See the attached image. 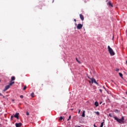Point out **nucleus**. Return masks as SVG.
Instances as JSON below:
<instances>
[{"label": "nucleus", "instance_id": "nucleus-1", "mask_svg": "<svg viewBox=\"0 0 127 127\" xmlns=\"http://www.w3.org/2000/svg\"><path fill=\"white\" fill-rule=\"evenodd\" d=\"M115 121H117L119 124H125V118L123 116L121 119L118 118V117H114Z\"/></svg>", "mask_w": 127, "mask_h": 127}, {"label": "nucleus", "instance_id": "nucleus-2", "mask_svg": "<svg viewBox=\"0 0 127 127\" xmlns=\"http://www.w3.org/2000/svg\"><path fill=\"white\" fill-rule=\"evenodd\" d=\"M108 51L111 56H114L115 55V52H114V50H113V49L111 48L110 46H108Z\"/></svg>", "mask_w": 127, "mask_h": 127}, {"label": "nucleus", "instance_id": "nucleus-3", "mask_svg": "<svg viewBox=\"0 0 127 127\" xmlns=\"http://www.w3.org/2000/svg\"><path fill=\"white\" fill-rule=\"evenodd\" d=\"M88 78H89V79H90L92 84H94H94H96V85H98V82H97L95 78H90L89 77H88Z\"/></svg>", "mask_w": 127, "mask_h": 127}, {"label": "nucleus", "instance_id": "nucleus-4", "mask_svg": "<svg viewBox=\"0 0 127 127\" xmlns=\"http://www.w3.org/2000/svg\"><path fill=\"white\" fill-rule=\"evenodd\" d=\"M83 27V24H78L76 27L77 29H81Z\"/></svg>", "mask_w": 127, "mask_h": 127}, {"label": "nucleus", "instance_id": "nucleus-5", "mask_svg": "<svg viewBox=\"0 0 127 127\" xmlns=\"http://www.w3.org/2000/svg\"><path fill=\"white\" fill-rule=\"evenodd\" d=\"M9 88H10V86L9 85H8L5 86V88L3 90V92H5V91H7V90H8Z\"/></svg>", "mask_w": 127, "mask_h": 127}, {"label": "nucleus", "instance_id": "nucleus-6", "mask_svg": "<svg viewBox=\"0 0 127 127\" xmlns=\"http://www.w3.org/2000/svg\"><path fill=\"white\" fill-rule=\"evenodd\" d=\"M19 113H16L15 114V115L14 116V118H16V119L17 120H19Z\"/></svg>", "mask_w": 127, "mask_h": 127}, {"label": "nucleus", "instance_id": "nucleus-7", "mask_svg": "<svg viewBox=\"0 0 127 127\" xmlns=\"http://www.w3.org/2000/svg\"><path fill=\"white\" fill-rule=\"evenodd\" d=\"M15 125L16 127H20L22 126V124H21V123H15Z\"/></svg>", "mask_w": 127, "mask_h": 127}, {"label": "nucleus", "instance_id": "nucleus-8", "mask_svg": "<svg viewBox=\"0 0 127 127\" xmlns=\"http://www.w3.org/2000/svg\"><path fill=\"white\" fill-rule=\"evenodd\" d=\"M107 4H109V6H111V7H113L114 6L113 5V4L112 3V2L109 1L108 3H107Z\"/></svg>", "mask_w": 127, "mask_h": 127}, {"label": "nucleus", "instance_id": "nucleus-9", "mask_svg": "<svg viewBox=\"0 0 127 127\" xmlns=\"http://www.w3.org/2000/svg\"><path fill=\"white\" fill-rule=\"evenodd\" d=\"M79 16H80V19H81V20L83 21V20H84V16L83 15V14H80L79 15Z\"/></svg>", "mask_w": 127, "mask_h": 127}, {"label": "nucleus", "instance_id": "nucleus-10", "mask_svg": "<svg viewBox=\"0 0 127 127\" xmlns=\"http://www.w3.org/2000/svg\"><path fill=\"white\" fill-rule=\"evenodd\" d=\"M13 84H14V81H10V83L9 84V86L10 87V86H12V85H13Z\"/></svg>", "mask_w": 127, "mask_h": 127}, {"label": "nucleus", "instance_id": "nucleus-11", "mask_svg": "<svg viewBox=\"0 0 127 127\" xmlns=\"http://www.w3.org/2000/svg\"><path fill=\"white\" fill-rule=\"evenodd\" d=\"M94 105L96 107H98L99 106V103H98V102L96 101L94 103Z\"/></svg>", "mask_w": 127, "mask_h": 127}, {"label": "nucleus", "instance_id": "nucleus-12", "mask_svg": "<svg viewBox=\"0 0 127 127\" xmlns=\"http://www.w3.org/2000/svg\"><path fill=\"white\" fill-rule=\"evenodd\" d=\"M82 118H85V110H84L83 111V113H82Z\"/></svg>", "mask_w": 127, "mask_h": 127}, {"label": "nucleus", "instance_id": "nucleus-13", "mask_svg": "<svg viewBox=\"0 0 127 127\" xmlns=\"http://www.w3.org/2000/svg\"><path fill=\"white\" fill-rule=\"evenodd\" d=\"M119 76H120V77H121V78H122V79H124V77H123V73H121V72H119Z\"/></svg>", "mask_w": 127, "mask_h": 127}, {"label": "nucleus", "instance_id": "nucleus-14", "mask_svg": "<svg viewBox=\"0 0 127 127\" xmlns=\"http://www.w3.org/2000/svg\"><path fill=\"white\" fill-rule=\"evenodd\" d=\"M95 114H96L97 116H100V112L99 111L95 112Z\"/></svg>", "mask_w": 127, "mask_h": 127}, {"label": "nucleus", "instance_id": "nucleus-15", "mask_svg": "<svg viewBox=\"0 0 127 127\" xmlns=\"http://www.w3.org/2000/svg\"><path fill=\"white\" fill-rule=\"evenodd\" d=\"M14 80H15V77L12 76L11 77V81H14Z\"/></svg>", "mask_w": 127, "mask_h": 127}, {"label": "nucleus", "instance_id": "nucleus-16", "mask_svg": "<svg viewBox=\"0 0 127 127\" xmlns=\"http://www.w3.org/2000/svg\"><path fill=\"white\" fill-rule=\"evenodd\" d=\"M31 97H32V98H33L34 97V93L32 92L31 94Z\"/></svg>", "mask_w": 127, "mask_h": 127}, {"label": "nucleus", "instance_id": "nucleus-17", "mask_svg": "<svg viewBox=\"0 0 127 127\" xmlns=\"http://www.w3.org/2000/svg\"><path fill=\"white\" fill-rule=\"evenodd\" d=\"M76 61H77V62H78V63H79V64H81V62L80 61H79L78 60V58H76Z\"/></svg>", "mask_w": 127, "mask_h": 127}, {"label": "nucleus", "instance_id": "nucleus-18", "mask_svg": "<svg viewBox=\"0 0 127 127\" xmlns=\"http://www.w3.org/2000/svg\"><path fill=\"white\" fill-rule=\"evenodd\" d=\"M26 88H27V87L26 86V85H24L23 90L24 91L25 90H26Z\"/></svg>", "mask_w": 127, "mask_h": 127}, {"label": "nucleus", "instance_id": "nucleus-19", "mask_svg": "<svg viewBox=\"0 0 127 127\" xmlns=\"http://www.w3.org/2000/svg\"><path fill=\"white\" fill-rule=\"evenodd\" d=\"M62 120H63V117H62V116H61L59 118V121H62Z\"/></svg>", "mask_w": 127, "mask_h": 127}, {"label": "nucleus", "instance_id": "nucleus-20", "mask_svg": "<svg viewBox=\"0 0 127 127\" xmlns=\"http://www.w3.org/2000/svg\"><path fill=\"white\" fill-rule=\"evenodd\" d=\"M104 127V122L101 123L100 125V127Z\"/></svg>", "mask_w": 127, "mask_h": 127}, {"label": "nucleus", "instance_id": "nucleus-21", "mask_svg": "<svg viewBox=\"0 0 127 127\" xmlns=\"http://www.w3.org/2000/svg\"><path fill=\"white\" fill-rule=\"evenodd\" d=\"M70 119H71V116H69L68 117V119H67V121H70Z\"/></svg>", "mask_w": 127, "mask_h": 127}, {"label": "nucleus", "instance_id": "nucleus-22", "mask_svg": "<svg viewBox=\"0 0 127 127\" xmlns=\"http://www.w3.org/2000/svg\"><path fill=\"white\" fill-rule=\"evenodd\" d=\"M115 113H119V110L118 109L115 110Z\"/></svg>", "mask_w": 127, "mask_h": 127}, {"label": "nucleus", "instance_id": "nucleus-23", "mask_svg": "<svg viewBox=\"0 0 127 127\" xmlns=\"http://www.w3.org/2000/svg\"><path fill=\"white\" fill-rule=\"evenodd\" d=\"M109 117H111V118H112V117H113V116L112 115V114H111V113H110V114H109Z\"/></svg>", "mask_w": 127, "mask_h": 127}, {"label": "nucleus", "instance_id": "nucleus-24", "mask_svg": "<svg viewBox=\"0 0 127 127\" xmlns=\"http://www.w3.org/2000/svg\"><path fill=\"white\" fill-rule=\"evenodd\" d=\"M116 71L117 72H119V71H120V69H119V68H116Z\"/></svg>", "mask_w": 127, "mask_h": 127}, {"label": "nucleus", "instance_id": "nucleus-25", "mask_svg": "<svg viewBox=\"0 0 127 127\" xmlns=\"http://www.w3.org/2000/svg\"><path fill=\"white\" fill-rule=\"evenodd\" d=\"M20 98H21V99H23V95H20Z\"/></svg>", "mask_w": 127, "mask_h": 127}, {"label": "nucleus", "instance_id": "nucleus-26", "mask_svg": "<svg viewBox=\"0 0 127 127\" xmlns=\"http://www.w3.org/2000/svg\"><path fill=\"white\" fill-rule=\"evenodd\" d=\"M13 118H14V116H13V115L11 116V120H12Z\"/></svg>", "mask_w": 127, "mask_h": 127}, {"label": "nucleus", "instance_id": "nucleus-27", "mask_svg": "<svg viewBox=\"0 0 127 127\" xmlns=\"http://www.w3.org/2000/svg\"><path fill=\"white\" fill-rule=\"evenodd\" d=\"M100 93H103V90L102 89H99Z\"/></svg>", "mask_w": 127, "mask_h": 127}, {"label": "nucleus", "instance_id": "nucleus-28", "mask_svg": "<svg viewBox=\"0 0 127 127\" xmlns=\"http://www.w3.org/2000/svg\"><path fill=\"white\" fill-rule=\"evenodd\" d=\"M26 115H27V116H29V113L26 112Z\"/></svg>", "mask_w": 127, "mask_h": 127}, {"label": "nucleus", "instance_id": "nucleus-29", "mask_svg": "<svg viewBox=\"0 0 127 127\" xmlns=\"http://www.w3.org/2000/svg\"><path fill=\"white\" fill-rule=\"evenodd\" d=\"M81 112V109H80L79 111H78V114H80V113Z\"/></svg>", "mask_w": 127, "mask_h": 127}, {"label": "nucleus", "instance_id": "nucleus-30", "mask_svg": "<svg viewBox=\"0 0 127 127\" xmlns=\"http://www.w3.org/2000/svg\"><path fill=\"white\" fill-rule=\"evenodd\" d=\"M94 127H98L96 126V125H95V124L94 125Z\"/></svg>", "mask_w": 127, "mask_h": 127}, {"label": "nucleus", "instance_id": "nucleus-31", "mask_svg": "<svg viewBox=\"0 0 127 127\" xmlns=\"http://www.w3.org/2000/svg\"><path fill=\"white\" fill-rule=\"evenodd\" d=\"M74 21H75L76 22V19H74Z\"/></svg>", "mask_w": 127, "mask_h": 127}, {"label": "nucleus", "instance_id": "nucleus-32", "mask_svg": "<svg viewBox=\"0 0 127 127\" xmlns=\"http://www.w3.org/2000/svg\"><path fill=\"white\" fill-rule=\"evenodd\" d=\"M0 96H2V94H1V93H0Z\"/></svg>", "mask_w": 127, "mask_h": 127}, {"label": "nucleus", "instance_id": "nucleus-33", "mask_svg": "<svg viewBox=\"0 0 127 127\" xmlns=\"http://www.w3.org/2000/svg\"><path fill=\"white\" fill-rule=\"evenodd\" d=\"M0 96H2V94H1V93H0Z\"/></svg>", "mask_w": 127, "mask_h": 127}, {"label": "nucleus", "instance_id": "nucleus-34", "mask_svg": "<svg viewBox=\"0 0 127 127\" xmlns=\"http://www.w3.org/2000/svg\"><path fill=\"white\" fill-rule=\"evenodd\" d=\"M0 96H2V94H1V93H0Z\"/></svg>", "mask_w": 127, "mask_h": 127}, {"label": "nucleus", "instance_id": "nucleus-35", "mask_svg": "<svg viewBox=\"0 0 127 127\" xmlns=\"http://www.w3.org/2000/svg\"><path fill=\"white\" fill-rule=\"evenodd\" d=\"M102 103H103L102 102H100V104L101 105L102 104Z\"/></svg>", "mask_w": 127, "mask_h": 127}, {"label": "nucleus", "instance_id": "nucleus-36", "mask_svg": "<svg viewBox=\"0 0 127 127\" xmlns=\"http://www.w3.org/2000/svg\"><path fill=\"white\" fill-rule=\"evenodd\" d=\"M126 94L127 95V91H126Z\"/></svg>", "mask_w": 127, "mask_h": 127}, {"label": "nucleus", "instance_id": "nucleus-37", "mask_svg": "<svg viewBox=\"0 0 127 127\" xmlns=\"http://www.w3.org/2000/svg\"><path fill=\"white\" fill-rule=\"evenodd\" d=\"M126 64H127V61H126Z\"/></svg>", "mask_w": 127, "mask_h": 127}, {"label": "nucleus", "instance_id": "nucleus-38", "mask_svg": "<svg viewBox=\"0 0 127 127\" xmlns=\"http://www.w3.org/2000/svg\"><path fill=\"white\" fill-rule=\"evenodd\" d=\"M54 1V0H53V2Z\"/></svg>", "mask_w": 127, "mask_h": 127}, {"label": "nucleus", "instance_id": "nucleus-39", "mask_svg": "<svg viewBox=\"0 0 127 127\" xmlns=\"http://www.w3.org/2000/svg\"><path fill=\"white\" fill-rule=\"evenodd\" d=\"M89 83H91V81H89Z\"/></svg>", "mask_w": 127, "mask_h": 127}, {"label": "nucleus", "instance_id": "nucleus-40", "mask_svg": "<svg viewBox=\"0 0 127 127\" xmlns=\"http://www.w3.org/2000/svg\"><path fill=\"white\" fill-rule=\"evenodd\" d=\"M109 0H107V1H108Z\"/></svg>", "mask_w": 127, "mask_h": 127}, {"label": "nucleus", "instance_id": "nucleus-41", "mask_svg": "<svg viewBox=\"0 0 127 127\" xmlns=\"http://www.w3.org/2000/svg\"><path fill=\"white\" fill-rule=\"evenodd\" d=\"M0 82H1L0 79Z\"/></svg>", "mask_w": 127, "mask_h": 127}]
</instances>
